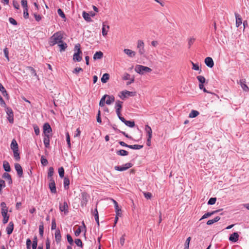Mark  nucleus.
<instances>
[{
    "label": "nucleus",
    "instance_id": "35",
    "mask_svg": "<svg viewBox=\"0 0 249 249\" xmlns=\"http://www.w3.org/2000/svg\"><path fill=\"white\" fill-rule=\"evenodd\" d=\"M93 214L94 215L95 221H96L98 225L99 226V215L97 208H96L94 212H93Z\"/></svg>",
    "mask_w": 249,
    "mask_h": 249
},
{
    "label": "nucleus",
    "instance_id": "61",
    "mask_svg": "<svg viewBox=\"0 0 249 249\" xmlns=\"http://www.w3.org/2000/svg\"><path fill=\"white\" fill-rule=\"evenodd\" d=\"M57 13L58 15L62 18H64L65 17V14L61 9L57 10Z\"/></svg>",
    "mask_w": 249,
    "mask_h": 249
},
{
    "label": "nucleus",
    "instance_id": "53",
    "mask_svg": "<svg viewBox=\"0 0 249 249\" xmlns=\"http://www.w3.org/2000/svg\"><path fill=\"white\" fill-rule=\"evenodd\" d=\"M191 63L193 65L192 69L196 71H198L199 70V67L198 64L194 63L193 62H191Z\"/></svg>",
    "mask_w": 249,
    "mask_h": 249
},
{
    "label": "nucleus",
    "instance_id": "41",
    "mask_svg": "<svg viewBox=\"0 0 249 249\" xmlns=\"http://www.w3.org/2000/svg\"><path fill=\"white\" fill-rule=\"evenodd\" d=\"M14 156L16 160L18 161L20 159L19 154L18 153V149L13 151Z\"/></svg>",
    "mask_w": 249,
    "mask_h": 249
},
{
    "label": "nucleus",
    "instance_id": "32",
    "mask_svg": "<svg viewBox=\"0 0 249 249\" xmlns=\"http://www.w3.org/2000/svg\"><path fill=\"white\" fill-rule=\"evenodd\" d=\"M109 75L108 73H104L101 78V81L103 83H106L109 80Z\"/></svg>",
    "mask_w": 249,
    "mask_h": 249
},
{
    "label": "nucleus",
    "instance_id": "23",
    "mask_svg": "<svg viewBox=\"0 0 249 249\" xmlns=\"http://www.w3.org/2000/svg\"><path fill=\"white\" fill-rule=\"evenodd\" d=\"M103 57V53L101 51L96 52L93 55V59L94 60L100 59Z\"/></svg>",
    "mask_w": 249,
    "mask_h": 249
},
{
    "label": "nucleus",
    "instance_id": "39",
    "mask_svg": "<svg viewBox=\"0 0 249 249\" xmlns=\"http://www.w3.org/2000/svg\"><path fill=\"white\" fill-rule=\"evenodd\" d=\"M1 214L3 217V223L6 224L8 221L9 216L7 214V213H3Z\"/></svg>",
    "mask_w": 249,
    "mask_h": 249
},
{
    "label": "nucleus",
    "instance_id": "8",
    "mask_svg": "<svg viewBox=\"0 0 249 249\" xmlns=\"http://www.w3.org/2000/svg\"><path fill=\"white\" fill-rule=\"evenodd\" d=\"M132 165L131 163H126L123 166H115L114 169L116 171H124L131 167Z\"/></svg>",
    "mask_w": 249,
    "mask_h": 249
},
{
    "label": "nucleus",
    "instance_id": "59",
    "mask_svg": "<svg viewBox=\"0 0 249 249\" xmlns=\"http://www.w3.org/2000/svg\"><path fill=\"white\" fill-rule=\"evenodd\" d=\"M81 232V227L79 226L76 231H75V235L76 236H78L80 233Z\"/></svg>",
    "mask_w": 249,
    "mask_h": 249
},
{
    "label": "nucleus",
    "instance_id": "48",
    "mask_svg": "<svg viewBox=\"0 0 249 249\" xmlns=\"http://www.w3.org/2000/svg\"><path fill=\"white\" fill-rule=\"evenodd\" d=\"M196 78L198 81L200 82V84H203L205 82V78L204 76L199 75L197 76Z\"/></svg>",
    "mask_w": 249,
    "mask_h": 249
},
{
    "label": "nucleus",
    "instance_id": "24",
    "mask_svg": "<svg viewBox=\"0 0 249 249\" xmlns=\"http://www.w3.org/2000/svg\"><path fill=\"white\" fill-rule=\"evenodd\" d=\"M218 212H219V210H216V211H213L212 212L207 213H205L202 216V217H201L200 220L203 219H205V218H207V217H208L209 216H211V215L214 214V213H217Z\"/></svg>",
    "mask_w": 249,
    "mask_h": 249
},
{
    "label": "nucleus",
    "instance_id": "62",
    "mask_svg": "<svg viewBox=\"0 0 249 249\" xmlns=\"http://www.w3.org/2000/svg\"><path fill=\"white\" fill-rule=\"evenodd\" d=\"M143 195L145 196V197L147 199H150L152 197V194L150 193L147 192H144L143 193Z\"/></svg>",
    "mask_w": 249,
    "mask_h": 249
},
{
    "label": "nucleus",
    "instance_id": "51",
    "mask_svg": "<svg viewBox=\"0 0 249 249\" xmlns=\"http://www.w3.org/2000/svg\"><path fill=\"white\" fill-rule=\"evenodd\" d=\"M5 187V183L3 180L0 179V193L1 192L2 189Z\"/></svg>",
    "mask_w": 249,
    "mask_h": 249
},
{
    "label": "nucleus",
    "instance_id": "22",
    "mask_svg": "<svg viewBox=\"0 0 249 249\" xmlns=\"http://www.w3.org/2000/svg\"><path fill=\"white\" fill-rule=\"evenodd\" d=\"M14 229V224L12 222H10L8 227L6 228V232L8 234H10L12 233Z\"/></svg>",
    "mask_w": 249,
    "mask_h": 249
},
{
    "label": "nucleus",
    "instance_id": "37",
    "mask_svg": "<svg viewBox=\"0 0 249 249\" xmlns=\"http://www.w3.org/2000/svg\"><path fill=\"white\" fill-rule=\"evenodd\" d=\"M107 94H106V95H104L102 98H101V99L100 100V101L99 102V106L102 107H104V105H105V104L106 103V99L107 98Z\"/></svg>",
    "mask_w": 249,
    "mask_h": 249
},
{
    "label": "nucleus",
    "instance_id": "50",
    "mask_svg": "<svg viewBox=\"0 0 249 249\" xmlns=\"http://www.w3.org/2000/svg\"><path fill=\"white\" fill-rule=\"evenodd\" d=\"M216 201V197H212L209 200V201L208 202V204L213 205L215 203Z\"/></svg>",
    "mask_w": 249,
    "mask_h": 249
},
{
    "label": "nucleus",
    "instance_id": "58",
    "mask_svg": "<svg viewBox=\"0 0 249 249\" xmlns=\"http://www.w3.org/2000/svg\"><path fill=\"white\" fill-rule=\"evenodd\" d=\"M0 104L2 107H4L5 108L7 107L4 101L3 100V99H2V97L0 95Z\"/></svg>",
    "mask_w": 249,
    "mask_h": 249
},
{
    "label": "nucleus",
    "instance_id": "26",
    "mask_svg": "<svg viewBox=\"0 0 249 249\" xmlns=\"http://www.w3.org/2000/svg\"><path fill=\"white\" fill-rule=\"evenodd\" d=\"M240 85L241 87H242V88L245 91H248L249 90V88L247 86V85L245 84V81L244 80H240Z\"/></svg>",
    "mask_w": 249,
    "mask_h": 249
},
{
    "label": "nucleus",
    "instance_id": "9",
    "mask_svg": "<svg viewBox=\"0 0 249 249\" xmlns=\"http://www.w3.org/2000/svg\"><path fill=\"white\" fill-rule=\"evenodd\" d=\"M122 104L123 102L119 100H118L116 102L115 108L116 109V113L119 119L120 117H122L121 116V110L122 107Z\"/></svg>",
    "mask_w": 249,
    "mask_h": 249
},
{
    "label": "nucleus",
    "instance_id": "49",
    "mask_svg": "<svg viewBox=\"0 0 249 249\" xmlns=\"http://www.w3.org/2000/svg\"><path fill=\"white\" fill-rule=\"evenodd\" d=\"M39 232L41 236H43L44 232L43 224L41 223L39 226Z\"/></svg>",
    "mask_w": 249,
    "mask_h": 249
},
{
    "label": "nucleus",
    "instance_id": "33",
    "mask_svg": "<svg viewBox=\"0 0 249 249\" xmlns=\"http://www.w3.org/2000/svg\"><path fill=\"white\" fill-rule=\"evenodd\" d=\"M83 18L87 21L90 22L91 21V18L90 17L89 14H88L86 13V12L84 11L83 12Z\"/></svg>",
    "mask_w": 249,
    "mask_h": 249
},
{
    "label": "nucleus",
    "instance_id": "29",
    "mask_svg": "<svg viewBox=\"0 0 249 249\" xmlns=\"http://www.w3.org/2000/svg\"><path fill=\"white\" fill-rule=\"evenodd\" d=\"M3 167L5 171H6V172L10 171V170H11L10 166L9 163L7 161L4 160L3 161Z\"/></svg>",
    "mask_w": 249,
    "mask_h": 249
},
{
    "label": "nucleus",
    "instance_id": "44",
    "mask_svg": "<svg viewBox=\"0 0 249 249\" xmlns=\"http://www.w3.org/2000/svg\"><path fill=\"white\" fill-rule=\"evenodd\" d=\"M0 91L2 92V93L4 96H8V94L7 93V92H6L5 89H4L3 86L0 83Z\"/></svg>",
    "mask_w": 249,
    "mask_h": 249
},
{
    "label": "nucleus",
    "instance_id": "1",
    "mask_svg": "<svg viewBox=\"0 0 249 249\" xmlns=\"http://www.w3.org/2000/svg\"><path fill=\"white\" fill-rule=\"evenodd\" d=\"M62 39V34L60 32H56L50 37L49 44L51 46H54L56 44H58L61 42Z\"/></svg>",
    "mask_w": 249,
    "mask_h": 249
},
{
    "label": "nucleus",
    "instance_id": "36",
    "mask_svg": "<svg viewBox=\"0 0 249 249\" xmlns=\"http://www.w3.org/2000/svg\"><path fill=\"white\" fill-rule=\"evenodd\" d=\"M116 153L117 155L120 156H126L128 154V152L124 150H120L117 151Z\"/></svg>",
    "mask_w": 249,
    "mask_h": 249
},
{
    "label": "nucleus",
    "instance_id": "5",
    "mask_svg": "<svg viewBox=\"0 0 249 249\" xmlns=\"http://www.w3.org/2000/svg\"><path fill=\"white\" fill-rule=\"evenodd\" d=\"M137 48L139 50V53L141 55H142L145 53L144 42L142 40H139L137 42Z\"/></svg>",
    "mask_w": 249,
    "mask_h": 249
},
{
    "label": "nucleus",
    "instance_id": "27",
    "mask_svg": "<svg viewBox=\"0 0 249 249\" xmlns=\"http://www.w3.org/2000/svg\"><path fill=\"white\" fill-rule=\"evenodd\" d=\"M107 101H106V103L107 105H110L115 101V98L112 95H107Z\"/></svg>",
    "mask_w": 249,
    "mask_h": 249
},
{
    "label": "nucleus",
    "instance_id": "13",
    "mask_svg": "<svg viewBox=\"0 0 249 249\" xmlns=\"http://www.w3.org/2000/svg\"><path fill=\"white\" fill-rule=\"evenodd\" d=\"M239 235L237 232H234L229 237V240L232 242H236L239 239Z\"/></svg>",
    "mask_w": 249,
    "mask_h": 249
},
{
    "label": "nucleus",
    "instance_id": "45",
    "mask_svg": "<svg viewBox=\"0 0 249 249\" xmlns=\"http://www.w3.org/2000/svg\"><path fill=\"white\" fill-rule=\"evenodd\" d=\"M191 239V237H189L187 238L184 245V249H189Z\"/></svg>",
    "mask_w": 249,
    "mask_h": 249
},
{
    "label": "nucleus",
    "instance_id": "43",
    "mask_svg": "<svg viewBox=\"0 0 249 249\" xmlns=\"http://www.w3.org/2000/svg\"><path fill=\"white\" fill-rule=\"evenodd\" d=\"M53 168L52 167H50L48 173V177L49 179L52 178V176L53 174Z\"/></svg>",
    "mask_w": 249,
    "mask_h": 249
},
{
    "label": "nucleus",
    "instance_id": "20",
    "mask_svg": "<svg viewBox=\"0 0 249 249\" xmlns=\"http://www.w3.org/2000/svg\"><path fill=\"white\" fill-rule=\"evenodd\" d=\"M145 130L147 133V138H151L152 136L151 128L148 125H146L145 126Z\"/></svg>",
    "mask_w": 249,
    "mask_h": 249
},
{
    "label": "nucleus",
    "instance_id": "11",
    "mask_svg": "<svg viewBox=\"0 0 249 249\" xmlns=\"http://www.w3.org/2000/svg\"><path fill=\"white\" fill-rule=\"evenodd\" d=\"M59 210L61 212H63L65 214H67L68 213V205L66 201H65L63 204H60Z\"/></svg>",
    "mask_w": 249,
    "mask_h": 249
},
{
    "label": "nucleus",
    "instance_id": "15",
    "mask_svg": "<svg viewBox=\"0 0 249 249\" xmlns=\"http://www.w3.org/2000/svg\"><path fill=\"white\" fill-rule=\"evenodd\" d=\"M15 168L17 172L18 175L19 177H22L23 174V171L21 166L18 163H15Z\"/></svg>",
    "mask_w": 249,
    "mask_h": 249
},
{
    "label": "nucleus",
    "instance_id": "57",
    "mask_svg": "<svg viewBox=\"0 0 249 249\" xmlns=\"http://www.w3.org/2000/svg\"><path fill=\"white\" fill-rule=\"evenodd\" d=\"M75 243L79 247H82V242L80 239H76L75 240Z\"/></svg>",
    "mask_w": 249,
    "mask_h": 249
},
{
    "label": "nucleus",
    "instance_id": "63",
    "mask_svg": "<svg viewBox=\"0 0 249 249\" xmlns=\"http://www.w3.org/2000/svg\"><path fill=\"white\" fill-rule=\"evenodd\" d=\"M195 40V38L194 37H191L188 39V45L189 47L194 43Z\"/></svg>",
    "mask_w": 249,
    "mask_h": 249
},
{
    "label": "nucleus",
    "instance_id": "17",
    "mask_svg": "<svg viewBox=\"0 0 249 249\" xmlns=\"http://www.w3.org/2000/svg\"><path fill=\"white\" fill-rule=\"evenodd\" d=\"M205 63L208 67L210 68H212L214 65L213 60L210 57H207L205 58Z\"/></svg>",
    "mask_w": 249,
    "mask_h": 249
},
{
    "label": "nucleus",
    "instance_id": "10",
    "mask_svg": "<svg viewBox=\"0 0 249 249\" xmlns=\"http://www.w3.org/2000/svg\"><path fill=\"white\" fill-rule=\"evenodd\" d=\"M49 187L51 190V192L52 193H56V189L55 187V184L54 180L53 178L50 179V183L49 184Z\"/></svg>",
    "mask_w": 249,
    "mask_h": 249
},
{
    "label": "nucleus",
    "instance_id": "42",
    "mask_svg": "<svg viewBox=\"0 0 249 249\" xmlns=\"http://www.w3.org/2000/svg\"><path fill=\"white\" fill-rule=\"evenodd\" d=\"M143 147L142 145L134 144V145H129L128 147L133 149H140Z\"/></svg>",
    "mask_w": 249,
    "mask_h": 249
},
{
    "label": "nucleus",
    "instance_id": "2",
    "mask_svg": "<svg viewBox=\"0 0 249 249\" xmlns=\"http://www.w3.org/2000/svg\"><path fill=\"white\" fill-rule=\"evenodd\" d=\"M135 71L141 75L145 73H149L152 71V69L148 67L141 65H137L135 68Z\"/></svg>",
    "mask_w": 249,
    "mask_h": 249
},
{
    "label": "nucleus",
    "instance_id": "56",
    "mask_svg": "<svg viewBox=\"0 0 249 249\" xmlns=\"http://www.w3.org/2000/svg\"><path fill=\"white\" fill-rule=\"evenodd\" d=\"M80 71H83V69L81 68H76L72 71L73 73L78 74Z\"/></svg>",
    "mask_w": 249,
    "mask_h": 249
},
{
    "label": "nucleus",
    "instance_id": "60",
    "mask_svg": "<svg viewBox=\"0 0 249 249\" xmlns=\"http://www.w3.org/2000/svg\"><path fill=\"white\" fill-rule=\"evenodd\" d=\"M21 5L24 9L28 8L27 1V0H22Z\"/></svg>",
    "mask_w": 249,
    "mask_h": 249
},
{
    "label": "nucleus",
    "instance_id": "19",
    "mask_svg": "<svg viewBox=\"0 0 249 249\" xmlns=\"http://www.w3.org/2000/svg\"><path fill=\"white\" fill-rule=\"evenodd\" d=\"M109 29V25H106L105 23H103L102 25V33L103 36H106L107 34V32Z\"/></svg>",
    "mask_w": 249,
    "mask_h": 249
},
{
    "label": "nucleus",
    "instance_id": "52",
    "mask_svg": "<svg viewBox=\"0 0 249 249\" xmlns=\"http://www.w3.org/2000/svg\"><path fill=\"white\" fill-rule=\"evenodd\" d=\"M116 216H121L122 211L119 207L115 208Z\"/></svg>",
    "mask_w": 249,
    "mask_h": 249
},
{
    "label": "nucleus",
    "instance_id": "21",
    "mask_svg": "<svg viewBox=\"0 0 249 249\" xmlns=\"http://www.w3.org/2000/svg\"><path fill=\"white\" fill-rule=\"evenodd\" d=\"M43 142L44 143V145L46 148H48L50 146V136L48 134H45Z\"/></svg>",
    "mask_w": 249,
    "mask_h": 249
},
{
    "label": "nucleus",
    "instance_id": "40",
    "mask_svg": "<svg viewBox=\"0 0 249 249\" xmlns=\"http://www.w3.org/2000/svg\"><path fill=\"white\" fill-rule=\"evenodd\" d=\"M70 184V180L68 178H64V185L65 189H68Z\"/></svg>",
    "mask_w": 249,
    "mask_h": 249
},
{
    "label": "nucleus",
    "instance_id": "47",
    "mask_svg": "<svg viewBox=\"0 0 249 249\" xmlns=\"http://www.w3.org/2000/svg\"><path fill=\"white\" fill-rule=\"evenodd\" d=\"M58 173L60 178H62L64 176V169L63 167H61L58 169Z\"/></svg>",
    "mask_w": 249,
    "mask_h": 249
},
{
    "label": "nucleus",
    "instance_id": "4",
    "mask_svg": "<svg viewBox=\"0 0 249 249\" xmlns=\"http://www.w3.org/2000/svg\"><path fill=\"white\" fill-rule=\"evenodd\" d=\"M136 95L135 92H131L127 90L122 91L120 92L119 97L123 100H124L127 96H134Z\"/></svg>",
    "mask_w": 249,
    "mask_h": 249
},
{
    "label": "nucleus",
    "instance_id": "38",
    "mask_svg": "<svg viewBox=\"0 0 249 249\" xmlns=\"http://www.w3.org/2000/svg\"><path fill=\"white\" fill-rule=\"evenodd\" d=\"M199 114L198 111L195 110H192L189 114L190 118H195L198 116Z\"/></svg>",
    "mask_w": 249,
    "mask_h": 249
},
{
    "label": "nucleus",
    "instance_id": "55",
    "mask_svg": "<svg viewBox=\"0 0 249 249\" xmlns=\"http://www.w3.org/2000/svg\"><path fill=\"white\" fill-rule=\"evenodd\" d=\"M67 238L68 242L71 244L72 245L73 243V239L70 234L67 235Z\"/></svg>",
    "mask_w": 249,
    "mask_h": 249
},
{
    "label": "nucleus",
    "instance_id": "18",
    "mask_svg": "<svg viewBox=\"0 0 249 249\" xmlns=\"http://www.w3.org/2000/svg\"><path fill=\"white\" fill-rule=\"evenodd\" d=\"M235 19H236V26L237 27H239L242 23V18L240 16L236 13H234Z\"/></svg>",
    "mask_w": 249,
    "mask_h": 249
},
{
    "label": "nucleus",
    "instance_id": "64",
    "mask_svg": "<svg viewBox=\"0 0 249 249\" xmlns=\"http://www.w3.org/2000/svg\"><path fill=\"white\" fill-rule=\"evenodd\" d=\"M34 130H35V134L36 135H38L39 134V133H40V130H39V127L36 126V125H35L34 126Z\"/></svg>",
    "mask_w": 249,
    "mask_h": 249
},
{
    "label": "nucleus",
    "instance_id": "25",
    "mask_svg": "<svg viewBox=\"0 0 249 249\" xmlns=\"http://www.w3.org/2000/svg\"><path fill=\"white\" fill-rule=\"evenodd\" d=\"M55 238L56 242L59 243L61 241V236L59 230H56L55 232Z\"/></svg>",
    "mask_w": 249,
    "mask_h": 249
},
{
    "label": "nucleus",
    "instance_id": "54",
    "mask_svg": "<svg viewBox=\"0 0 249 249\" xmlns=\"http://www.w3.org/2000/svg\"><path fill=\"white\" fill-rule=\"evenodd\" d=\"M66 141L67 142V144L68 145L69 147H71V142H70V136L68 132L66 133Z\"/></svg>",
    "mask_w": 249,
    "mask_h": 249
},
{
    "label": "nucleus",
    "instance_id": "12",
    "mask_svg": "<svg viewBox=\"0 0 249 249\" xmlns=\"http://www.w3.org/2000/svg\"><path fill=\"white\" fill-rule=\"evenodd\" d=\"M119 119L122 122L124 123L126 125L130 127H133L135 126V123L134 121H126L124 117H120Z\"/></svg>",
    "mask_w": 249,
    "mask_h": 249
},
{
    "label": "nucleus",
    "instance_id": "16",
    "mask_svg": "<svg viewBox=\"0 0 249 249\" xmlns=\"http://www.w3.org/2000/svg\"><path fill=\"white\" fill-rule=\"evenodd\" d=\"M52 131V128L50 125L48 123L44 124L43 125V132L44 134H47V133H50Z\"/></svg>",
    "mask_w": 249,
    "mask_h": 249
},
{
    "label": "nucleus",
    "instance_id": "14",
    "mask_svg": "<svg viewBox=\"0 0 249 249\" xmlns=\"http://www.w3.org/2000/svg\"><path fill=\"white\" fill-rule=\"evenodd\" d=\"M124 52L129 57H133L136 55V52L128 49H124Z\"/></svg>",
    "mask_w": 249,
    "mask_h": 249
},
{
    "label": "nucleus",
    "instance_id": "31",
    "mask_svg": "<svg viewBox=\"0 0 249 249\" xmlns=\"http://www.w3.org/2000/svg\"><path fill=\"white\" fill-rule=\"evenodd\" d=\"M220 219V217L219 216H216L214 219L208 220L207 222V224L209 225H212V224H213L214 223H215V222L218 221Z\"/></svg>",
    "mask_w": 249,
    "mask_h": 249
},
{
    "label": "nucleus",
    "instance_id": "28",
    "mask_svg": "<svg viewBox=\"0 0 249 249\" xmlns=\"http://www.w3.org/2000/svg\"><path fill=\"white\" fill-rule=\"evenodd\" d=\"M11 148L14 150H18V144L15 140V139H13L11 143Z\"/></svg>",
    "mask_w": 249,
    "mask_h": 249
},
{
    "label": "nucleus",
    "instance_id": "34",
    "mask_svg": "<svg viewBox=\"0 0 249 249\" xmlns=\"http://www.w3.org/2000/svg\"><path fill=\"white\" fill-rule=\"evenodd\" d=\"M2 177L5 179H6L8 181L9 183L11 184L12 183L11 176L9 174L7 173H4L3 174Z\"/></svg>",
    "mask_w": 249,
    "mask_h": 249
},
{
    "label": "nucleus",
    "instance_id": "46",
    "mask_svg": "<svg viewBox=\"0 0 249 249\" xmlns=\"http://www.w3.org/2000/svg\"><path fill=\"white\" fill-rule=\"evenodd\" d=\"M41 163L43 166H46L48 163L47 160L43 156L41 157Z\"/></svg>",
    "mask_w": 249,
    "mask_h": 249
},
{
    "label": "nucleus",
    "instance_id": "3",
    "mask_svg": "<svg viewBox=\"0 0 249 249\" xmlns=\"http://www.w3.org/2000/svg\"><path fill=\"white\" fill-rule=\"evenodd\" d=\"M74 51L75 53L73 55V60L74 61L80 62L82 60V56L80 54H82V52L80 50V45L77 44L74 47Z\"/></svg>",
    "mask_w": 249,
    "mask_h": 249
},
{
    "label": "nucleus",
    "instance_id": "7",
    "mask_svg": "<svg viewBox=\"0 0 249 249\" xmlns=\"http://www.w3.org/2000/svg\"><path fill=\"white\" fill-rule=\"evenodd\" d=\"M89 196L86 192H83L82 193V199L81 202V206L83 207L86 206L87 203L89 200Z\"/></svg>",
    "mask_w": 249,
    "mask_h": 249
},
{
    "label": "nucleus",
    "instance_id": "30",
    "mask_svg": "<svg viewBox=\"0 0 249 249\" xmlns=\"http://www.w3.org/2000/svg\"><path fill=\"white\" fill-rule=\"evenodd\" d=\"M58 46L60 48V51H64L66 48L67 47V45L66 43L64 42L63 41H61L60 43L58 44Z\"/></svg>",
    "mask_w": 249,
    "mask_h": 249
},
{
    "label": "nucleus",
    "instance_id": "6",
    "mask_svg": "<svg viewBox=\"0 0 249 249\" xmlns=\"http://www.w3.org/2000/svg\"><path fill=\"white\" fill-rule=\"evenodd\" d=\"M5 111L8 116L7 119L9 123L12 124L14 122V114L11 108L6 107Z\"/></svg>",
    "mask_w": 249,
    "mask_h": 249
}]
</instances>
